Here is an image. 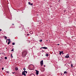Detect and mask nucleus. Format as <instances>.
<instances>
[{"label": "nucleus", "instance_id": "21", "mask_svg": "<svg viewBox=\"0 0 76 76\" xmlns=\"http://www.w3.org/2000/svg\"><path fill=\"white\" fill-rule=\"evenodd\" d=\"M5 59H6V60H7V57H5Z\"/></svg>", "mask_w": 76, "mask_h": 76}, {"label": "nucleus", "instance_id": "22", "mask_svg": "<svg viewBox=\"0 0 76 76\" xmlns=\"http://www.w3.org/2000/svg\"><path fill=\"white\" fill-rule=\"evenodd\" d=\"M11 56L12 58V57H13V56H12V54H11Z\"/></svg>", "mask_w": 76, "mask_h": 76}, {"label": "nucleus", "instance_id": "26", "mask_svg": "<svg viewBox=\"0 0 76 76\" xmlns=\"http://www.w3.org/2000/svg\"><path fill=\"white\" fill-rule=\"evenodd\" d=\"M2 70H4V68H2Z\"/></svg>", "mask_w": 76, "mask_h": 76}, {"label": "nucleus", "instance_id": "35", "mask_svg": "<svg viewBox=\"0 0 76 76\" xmlns=\"http://www.w3.org/2000/svg\"><path fill=\"white\" fill-rule=\"evenodd\" d=\"M25 69V68H24V69H23V70H24Z\"/></svg>", "mask_w": 76, "mask_h": 76}, {"label": "nucleus", "instance_id": "7", "mask_svg": "<svg viewBox=\"0 0 76 76\" xmlns=\"http://www.w3.org/2000/svg\"><path fill=\"white\" fill-rule=\"evenodd\" d=\"M38 73H39V72L38 71H37L36 72V74L38 75Z\"/></svg>", "mask_w": 76, "mask_h": 76}, {"label": "nucleus", "instance_id": "24", "mask_svg": "<svg viewBox=\"0 0 76 76\" xmlns=\"http://www.w3.org/2000/svg\"><path fill=\"white\" fill-rule=\"evenodd\" d=\"M30 5H31V6H32V5H33V4L31 3V4H30Z\"/></svg>", "mask_w": 76, "mask_h": 76}, {"label": "nucleus", "instance_id": "6", "mask_svg": "<svg viewBox=\"0 0 76 76\" xmlns=\"http://www.w3.org/2000/svg\"><path fill=\"white\" fill-rule=\"evenodd\" d=\"M42 48H43V49H47L48 48L46 47H42Z\"/></svg>", "mask_w": 76, "mask_h": 76}, {"label": "nucleus", "instance_id": "34", "mask_svg": "<svg viewBox=\"0 0 76 76\" xmlns=\"http://www.w3.org/2000/svg\"><path fill=\"white\" fill-rule=\"evenodd\" d=\"M0 31H1V30L0 29Z\"/></svg>", "mask_w": 76, "mask_h": 76}, {"label": "nucleus", "instance_id": "4", "mask_svg": "<svg viewBox=\"0 0 76 76\" xmlns=\"http://www.w3.org/2000/svg\"><path fill=\"white\" fill-rule=\"evenodd\" d=\"M22 75H24V76H26V74H25V72L24 71L22 72Z\"/></svg>", "mask_w": 76, "mask_h": 76}, {"label": "nucleus", "instance_id": "32", "mask_svg": "<svg viewBox=\"0 0 76 76\" xmlns=\"http://www.w3.org/2000/svg\"><path fill=\"white\" fill-rule=\"evenodd\" d=\"M7 39L6 42H7Z\"/></svg>", "mask_w": 76, "mask_h": 76}, {"label": "nucleus", "instance_id": "31", "mask_svg": "<svg viewBox=\"0 0 76 76\" xmlns=\"http://www.w3.org/2000/svg\"><path fill=\"white\" fill-rule=\"evenodd\" d=\"M12 25H14V24H12Z\"/></svg>", "mask_w": 76, "mask_h": 76}, {"label": "nucleus", "instance_id": "23", "mask_svg": "<svg viewBox=\"0 0 76 76\" xmlns=\"http://www.w3.org/2000/svg\"><path fill=\"white\" fill-rule=\"evenodd\" d=\"M31 76H35L34 74H32L31 75Z\"/></svg>", "mask_w": 76, "mask_h": 76}, {"label": "nucleus", "instance_id": "30", "mask_svg": "<svg viewBox=\"0 0 76 76\" xmlns=\"http://www.w3.org/2000/svg\"><path fill=\"white\" fill-rule=\"evenodd\" d=\"M60 0H59L58 1L59 2H60Z\"/></svg>", "mask_w": 76, "mask_h": 76}, {"label": "nucleus", "instance_id": "2", "mask_svg": "<svg viewBox=\"0 0 76 76\" xmlns=\"http://www.w3.org/2000/svg\"><path fill=\"white\" fill-rule=\"evenodd\" d=\"M33 65L32 64H30L29 66H28V68L29 69H32V68L33 67Z\"/></svg>", "mask_w": 76, "mask_h": 76}, {"label": "nucleus", "instance_id": "11", "mask_svg": "<svg viewBox=\"0 0 76 76\" xmlns=\"http://www.w3.org/2000/svg\"><path fill=\"white\" fill-rule=\"evenodd\" d=\"M63 53V51H62V52H60V53H59V54L60 55H61V53Z\"/></svg>", "mask_w": 76, "mask_h": 76}, {"label": "nucleus", "instance_id": "1", "mask_svg": "<svg viewBox=\"0 0 76 76\" xmlns=\"http://www.w3.org/2000/svg\"><path fill=\"white\" fill-rule=\"evenodd\" d=\"M27 54V52L26 51H24L22 52V56L23 57H26V56Z\"/></svg>", "mask_w": 76, "mask_h": 76}, {"label": "nucleus", "instance_id": "27", "mask_svg": "<svg viewBox=\"0 0 76 76\" xmlns=\"http://www.w3.org/2000/svg\"><path fill=\"white\" fill-rule=\"evenodd\" d=\"M28 36H29V34H27Z\"/></svg>", "mask_w": 76, "mask_h": 76}, {"label": "nucleus", "instance_id": "28", "mask_svg": "<svg viewBox=\"0 0 76 76\" xmlns=\"http://www.w3.org/2000/svg\"><path fill=\"white\" fill-rule=\"evenodd\" d=\"M58 45H60V44H57Z\"/></svg>", "mask_w": 76, "mask_h": 76}, {"label": "nucleus", "instance_id": "10", "mask_svg": "<svg viewBox=\"0 0 76 76\" xmlns=\"http://www.w3.org/2000/svg\"><path fill=\"white\" fill-rule=\"evenodd\" d=\"M64 74H67V72L66 71H65L64 72Z\"/></svg>", "mask_w": 76, "mask_h": 76}, {"label": "nucleus", "instance_id": "39", "mask_svg": "<svg viewBox=\"0 0 76 76\" xmlns=\"http://www.w3.org/2000/svg\"><path fill=\"white\" fill-rule=\"evenodd\" d=\"M45 66H44V67H45Z\"/></svg>", "mask_w": 76, "mask_h": 76}, {"label": "nucleus", "instance_id": "17", "mask_svg": "<svg viewBox=\"0 0 76 76\" xmlns=\"http://www.w3.org/2000/svg\"><path fill=\"white\" fill-rule=\"evenodd\" d=\"M28 4H29V5H31V3L30 2H28Z\"/></svg>", "mask_w": 76, "mask_h": 76}, {"label": "nucleus", "instance_id": "36", "mask_svg": "<svg viewBox=\"0 0 76 76\" xmlns=\"http://www.w3.org/2000/svg\"><path fill=\"white\" fill-rule=\"evenodd\" d=\"M42 35H44V34H42Z\"/></svg>", "mask_w": 76, "mask_h": 76}, {"label": "nucleus", "instance_id": "37", "mask_svg": "<svg viewBox=\"0 0 76 76\" xmlns=\"http://www.w3.org/2000/svg\"><path fill=\"white\" fill-rule=\"evenodd\" d=\"M47 41H48V40H47Z\"/></svg>", "mask_w": 76, "mask_h": 76}, {"label": "nucleus", "instance_id": "18", "mask_svg": "<svg viewBox=\"0 0 76 76\" xmlns=\"http://www.w3.org/2000/svg\"><path fill=\"white\" fill-rule=\"evenodd\" d=\"M8 41L9 42H10V39H8Z\"/></svg>", "mask_w": 76, "mask_h": 76}, {"label": "nucleus", "instance_id": "25", "mask_svg": "<svg viewBox=\"0 0 76 76\" xmlns=\"http://www.w3.org/2000/svg\"><path fill=\"white\" fill-rule=\"evenodd\" d=\"M7 72V73H9V72H8V71H7V72Z\"/></svg>", "mask_w": 76, "mask_h": 76}, {"label": "nucleus", "instance_id": "15", "mask_svg": "<svg viewBox=\"0 0 76 76\" xmlns=\"http://www.w3.org/2000/svg\"><path fill=\"white\" fill-rule=\"evenodd\" d=\"M4 38L5 39H7V37L6 36H4Z\"/></svg>", "mask_w": 76, "mask_h": 76}, {"label": "nucleus", "instance_id": "20", "mask_svg": "<svg viewBox=\"0 0 76 76\" xmlns=\"http://www.w3.org/2000/svg\"><path fill=\"white\" fill-rule=\"evenodd\" d=\"M12 45H15V43L14 42L12 43Z\"/></svg>", "mask_w": 76, "mask_h": 76}, {"label": "nucleus", "instance_id": "5", "mask_svg": "<svg viewBox=\"0 0 76 76\" xmlns=\"http://www.w3.org/2000/svg\"><path fill=\"white\" fill-rule=\"evenodd\" d=\"M65 58H69V54H67L66 55L65 57Z\"/></svg>", "mask_w": 76, "mask_h": 76}, {"label": "nucleus", "instance_id": "13", "mask_svg": "<svg viewBox=\"0 0 76 76\" xmlns=\"http://www.w3.org/2000/svg\"><path fill=\"white\" fill-rule=\"evenodd\" d=\"M71 66L72 68H73V64H71Z\"/></svg>", "mask_w": 76, "mask_h": 76}, {"label": "nucleus", "instance_id": "16", "mask_svg": "<svg viewBox=\"0 0 76 76\" xmlns=\"http://www.w3.org/2000/svg\"><path fill=\"white\" fill-rule=\"evenodd\" d=\"M25 70H26V69H25L24 70V72H25V73L26 72V73H27V71H25Z\"/></svg>", "mask_w": 76, "mask_h": 76}, {"label": "nucleus", "instance_id": "12", "mask_svg": "<svg viewBox=\"0 0 76 76\" xmlns=\"http://www.w3.org/2000/svg\"><path fill=\"white\" fill-rule=\"evenodd\" d=\"M14 49H13V48L12 50H11V51H14Z\"/></svg>", "mask_w": 76, "mask_h": 76}, {"label": "nucleus", "instance_id": "9", "mask_svg": "<svg viewBox=\"0 0 76 76\" xmlns=\"http://www.w3.org/2000/svg\"><path fill=\"white\" fill-rule=\"evenodd\" d=\"M15 70H16V71H17V70H18V68H17V67H16L15 68Z\"/></svg>", "mask_w": 76, "mask_h": 76}, {"label": "nucleus", "instance_id": "38", "mask_svg": "<svg viewBox=\"0 0 76 76\" xmlns=\"http://www.w3.org/2000/svg\"><path fill=\"white\" fill-rule=\"evenodd\" d=\"M61 75H62V74H61Z\"/></svg>", "mask_w": 76, "mask_h": 76}, {"label": "nucleus", "instance_id": "29", "mask_svg": "<svg viewBox=\"0 0 76 76\" xmlns=\"http://www.w3.org/2000/svg\"><path fill=\"white\" fill-rule=\"evenodd\" d=\"M13 74H14V73H15V72H12Z\"/></svg>", "mask_w": 76, "mask_h": 76}, {"label": "nucleus", "instance_id": "3", "mask_svg": "<svg viewBox=\"0 0 76 76\" xmlns=\"http://www.w3.org/2000/svg\"><path fill=\"white\" fill-rule=\"evenodd\" d=\"M40 64L41 66H43V60H42L40 62Z\"/></svg>", "mask_w": 76, "mask_h": 76}, {"label": "nucleus", "instance_id": "33", "mask_svg": "<svg viewBox=\"0 0 76 76\" xmlns=\"http://www.w3.org/2000/svg\"><path fill=\"white\" fill-rule=\"evenodd\" d=\"M62 54H64V53H63V52H62Z\"/></svg>", "mask_w": 76, "mask_h": 76}, {"label": "nucleus", "instance_id": "19", "mask_svg": "<svg viewBox=\"0 0 76 76\" xmlns=\"http://www.w3.org/2000/svg\"><path fill=\"white\" fill-rule=\"evenodd\" d=\"M39 41H40V42H42V39H41L39 40Z\"/></svg>", "mask_w": 76, "mask_h": 76}, {"label": "nucleus", "instance_id": "8", "mask_svg": "<svg viewBox=\"0 0 76 76\" xmlns=\"http://www.w3.org/2000/svg\"><path fill=\"white\" fill-rule=\"evenodd\" d=\"M45 56H46V57H48V56H49V55H48V54L47 53L46 54Z\"/></svg>", "mask_w": 76, "mask_h": 76}, {"label": "nucleus", "instance_id": "14", "mask_svg": "<svg viewBox=\"0 0 76 76\" xmlns=\"http://www.w3.org/2000/svg\"><path fill=\"white\" fill-rule=\"evenodd\" d=\"M10 42H8L7 43V44L8 45H9V44H10Z\"/></svg>", "mask_w": 76, "mask_h": 76}]
</instances>
